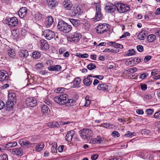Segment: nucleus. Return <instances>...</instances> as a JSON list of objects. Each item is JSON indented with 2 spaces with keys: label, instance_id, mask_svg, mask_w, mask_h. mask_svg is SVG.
Masks as SVG:
<instances>
[{
  "label": "nucleus",
  "instance_id": "59",
  "mask_svg": "<svg viewBox=\"0 0 160 160\" xmlns=\"http://www.w3.org/2000/svg\"><path fill=\"white\" fill-rule=\"evenodd\" d=\"M158 73V71L157 69L152 70L151 72V74L152 76L155 75Z\"/></svg>",
  "mask_w": 160,
  "mask_h": 160
},
{
  "label": "nucleus",
  "instance_id": "36",
  "mask_svg": "<svg viewBox=\"0 0 160 160\" xmlns=\"http://www.w3.org/2000/svg\"><path fill=\"white\" fill-rule=\"evenodd\" d=\"M135 60H133L132 59H131V60H128L126 62V64L127 65L132 66L135 63Z\"/></svg>",
  "mask_w": 160,
  "mask_h": 160
},
{
  "label": "nucleus",
  "instance_id": "25",
  "mask_svg": "<svg viewBox=\"0 0 160 160\" xmlns=\"http://www.w3.org/2000/svg\"><path fill=\"white\" fill-rule=\"evenodd\" d=\"M19 56L23 58L27 57L28 55V51L25 50H21L19 52Z\"/></svg>",
  "mask_w": 160,
  "mask_h": 160
},
{
  "label": "nucleus",
  "instance_id": "12",
  "mask_svg": "<svg viewBox=\"0 0 160 160\" xmlns=\"http://www.w3.org/2000/svg\"><path fill=\"white\" fill-rule=\"evenodd\" d=\"M116 7V6H114L112 4L109 3L107 4L105 9L108 12L111 13L115 11Z\"/></svg>",
  "mask_w": 160,
  "mask_h": 160
},
{
  "label": "nucleus",
  "instance_id": "17",
  "mask_svg": "<svg viewBox=\"0 0 160 160\" xmlns=\"http://www.w3.org/2000/svg\"><path fill=\"white\" fill-rule=\"evenodd\" d=\"M27 8L26 7H22L20 9L18 12V15L21 18H23L26 15L27 12Z\"/></svg>",
  "mask_w": 160,
  "mask_h": 160
},
{
  "label": "nucleus",
  "instance_id": "50",
  "mask_svg": "<svg viewBox=\"0 0 160 160\" xmlns=\"http://www.w3.org/2000/svg\"><path fill=\"white\" fill-rule=\"evenodd\" d=\"M56 146V145H55L54 146L52 145L51 148V151L53 153L54 152H57V146Z\"/></svg>",
  "mask_w": 160,
  "mask_h": 160
},
{
  "label": "nucleus",
  "instance_id": "6",
  "mask_svg": "<svg viewBox=\"0 0 160 160\" xmlns=\"http://www.w3.org/2000/svg\"><path fill=\"white\" fill-rule=\"evenodd\" d=\"M8 98V100L6 102V104L10 107L13 104V102L15 101L16 98V95L14 93H9Z\"/></svg>",
  "mask_w": 160,
  "mask_h": 160
},
{
  "label": "nucleus",
  "instance_id": "8",
  "mask_svg": "<svg viewBox=\"0 0 160 160\" xmlns=\"http://www.w3.org/2000/svg\"><path fill=\"white\" fill-rule=\"evenodd\" d=\"M42 34L48 40H50L52 38L55 36L54 32L49 30H45L43 32Z\"/></svg>",
  "mask_w": 160,
  "mask_h": 160
},
{
  "label": "nucleus",
  "instance_id": "54",
  "mask_svg": "<svg viewBox=\"0 0 160 160\" xmlns=\"http://www.w3.org/2000/svg\"><path fill=\"white\" fill-rule=\"evenodd\" d=\"M137 48L139 52H142L143 50V48L142 46L139 45L137 46Z\"/></svg>",
  "mask_w": 160,
  "mask_h": 160
},
{
  "label": "nucleus",
  "instance_id": "27",
  "mask_svg": "<svg viewBox=\"0 0 160 160\" xmlns=\"http://www.w3.org/2000/svg\"><path fill=\"white\" fill-rule=\"evenodd\" d=\"M80 82L81 79L77 77L75 78L72 82V83L73 84V87L74 88L78 87Z\"/></svg>",
  "mask_w": 160,
  "mask_h": 160
},
{
  "label": "nucleus",
  "instance_id": "26",
  "mask_svg": "<svg viewBox=\"0 0 160 160\" xmlns=\"http://www.w3.org/2000/svg\"><path fill=\"white\" fill-rule=\"evenodd\" d=\"M48 4L49 7L52 9L58 5V3L57 1L54 0H49L48 2Z\"/></svg>",
  "mask_w": 160,
  "mask_h": 160
},
{
  "label": "nucleus",
  "instance_id": "11",
  "mask_svg": "<svg viewBox=\"0 0 160 160\" xmlns=\"http://www.w3.org/2000/svg\"><path fill=\"white\" fill-rule=\"evenodd\" d=\"M41 49L43 51L47 50L49 49V46L47 41L44 39L40 40Z\"/></svg>",
  "mask_w": 160,
  "mask_h": 160
},
{
  "label": "nucleus",
  "instance_id": "10",
  "mask_svg": "<svg viewBox=\"0 0 160 160\" xmlns=\"http://www.w3.org/2000/svg\"><path fill=\"white\" fill-rule=\"evenodd\" d=\"M8 78V73L4 70H0V81H7Z\"/></svg>",
  "mask_w": 160,
  "mask_h": 160
},
{
  "label": "nucleus",
  "instance_id": "22",
  "mask_svg": "<svg viewBox=\"0 0 160 160\" xmlns=\"http://www.w3.org/2000/svg\"><path fill=\"white\" fill-rule=\"evenodd\" d=\"M96 7L97 12L96 13L95 18H93L95 22H97L100 20V17H99V15H100V7L98 5L96 6Z\"/></svg>",
  "mask_w": 160,
  "mask_h": 160
},
{
  "label": "nucleus",
  "instance_id": "57",
  "mask_svg": "<svg viewBox=\"0 0 160 160\" xmlns=\"http://www.w3.org/2000/svg\"><path fill=\"white\" fill-rule=\"evenodd\" d=\"M4 106V103L2 100H0V110L2 109Z\"/></svg>",
  "mask_w": 160,
  "mask_h": 160
},
{
  "label": "nucleus",
  "instance_id": "1",
  "mask_svg": "<svg viewBox=\"0 0 160 160\" xmlns=\"http://www.w3.org/2000/svg\"><path fill=\"white\" fill-rule=\"evenodd\" d=\"M65 89L63 88H59L55 90V91L57 93H61L58 96L55 97L54 100L56 103L61 105L64 104L66 103H70L71 99L69 100L68 98V95L64 93H62L64 91Z\"/></svg>",
  "mask_w": 160,
  "mask_h": 160
},
{
  "label": "nucleus",
  "instance_id": "47",
  "mask_svg": "<svg viewBox=\"0 0 160 160\" xmlns=\"http://www.w3.org/2000/svg\"><path fill=\"white\" fill-rule=\"evenodd\" d=\"M154 117L156 119H160V112H155L154 114ZM158 125H160V124Z\"/></svg>",
  "mask_w": 160,
  "mask_h": 160
},
{
  "label": "nucleus",
  "instance_id": "2",
  "mask_svg": "<svg viewBox=\"0 0 160 160\" xmlns=\"http://www.w3.org/2000/svg\"><path fill=\"white\" fill-rule=\"evenodd\" d=\"M58 29L64 33H68L70 32L72 29V27L64 21L61 20L58 22L57 26Z\"/></svg>",
  "mask_w": 160,
  "mask_h": 160
},
{
  "label": "nucleus",
  "instance_id": "15",
  "mask_svg": "<svg viewBox=\"0 0 160 160\" xmlns=\"http://www.w3.org/2000/svg\"><path fill=\"white\" fill-rule=\"evenodd\" d=\"M92 78H93V76L91 75L88 76L87 78H85L83 80L84 84L87 86H90L92 82Z\"/></svg>",
  "mask_w": 160,
  "mask_h": 160
},
{
  "label": "nucleus",
  "instance_id": "32",
  "mask_svg": "<svg viewBox=\"0 0 160 160\" xmlns=\"http://www.w3.org/2000/svg\"><path fill=\"white\" fill-rule=\"evenodd\" d=\"M17 145V143L16 142H9L6 145V147L8 148H10L13 147H15Z\"/></svg>",
  "mask_w": 160,
  "mask_h": 160
},
{
  "label": "nucleus",
  "instance_id": "20",
  "mask_svg": "<svg viewBox=\"0 0 160 160\" xmlns=\"http://www.w3.org/2000/svg\"><path fill=\"white\" fill-rule=\"evenodd\" d=\"M80 103L82 105H83L84 106H88L90 104V101L89 97L87 96L85 98L82 99Z\"/></svg>",
  "mask_w": 160,
  "mask_h": 160
},
{
  "label": "nucleus",
  "instance_id": "60",
  "mask_svg": "<svg viewBox=\"0 0 160 160\" xmlns=\"http://www.w3.org/2000/svg\"><path fill=\"white\" fill-rule=\"evenodd\" d=\"M146 112L148 115H151L153 112V110L151 109H148L146 111Z\"/></svg>",
  "mask_w": 160,
  "mask_h": 160
},
{
  "label": "nucleus",
  "instance_id": "3",
  "mask_svg": "<svg viewBox=\"0 0 160 160\" xmlns=\"http://www.w3.org/2000/svg\"><path fill=\"white\" fill-rule=\"evenodd\" d=\"M80 132V136L85 140H88L93 135L92 131L88 128L83 129Z\"/></svg>",
  "mask_w": 160,
  "mask_h": 160
},
{
  "label": "nucleus",
  "instance_id": "28",
  "mask_svg": "<svg viewBox=\"0 0 160 160\" xmlns=\"http://www.w3.org/2000/svg\"><path fill=\"white\" fill-rule=\"evenodd\" d=\"M108 30L107 25L106 23H103L101 25V33H103Z\"/></svg>",
  "mask_w": 160,
  "mask_h": 160
},
{
  "label": "nucleus",
  "instance_id": "18",
  "mask_svg": "<svg viewBox=\"0 0 160 160\" xmlns=\"http://www.w3.org/2000/svg\"><path fill=\"white\" fill-rule=\"evenodd\" d=\"M48 69L51 71L58 72L60 71L61 69V67L59 65H50L48 68Z\"/></svg>",
  "mask_w": 160,
  "mask_h": 160
},
{
  "label": "nucleus",
  "instance_id": "51",
  "mask_svg": "<svg viewBox=\"0 0 160 160\" xmlns=\"http://www.w3.org/2000/svg\"><path fill=\"white\" fill-rule=\"evenodd\" d=\"M152 58V56L150 55L146 56L144 58V61L145 62H148Z\"/></svg>",
  "mask_w": 160,
  "mask_h": 160
},
{
  "label": "nucleus",
  "instance_id": "61",
  "mask_svg": "<svg viewBox=\"0 0 160 160\" xmlns=\"http://www.w3.org/2000/svg\"><path fill=\"white\" fill-rule=\"evenodd\" d=\"M137 113L138 114H142L144 113V112L142 109H138L136 110Z\"/></svg>",
  "mask_w": 160,
  "mask_h": 160
},
{
  "label": "nucleus",
  "instance_id": "7",
  "mask_svg": "<svg viewBox=\"0 0 160 160\" xmlns=\"http://www.w3.org/2000/svg\"><path fill=\"white\" fill-rule=\"evenodd\" d=\"M26 105L30 107H34L37 103L36 100L33 97H29L27 98L25 100Z\"/></svg>",
  "mask_w": 160,
  "mask_h": 160
},
{
  "label": "nucleus",
  "instance_id": "38",
  "mask_svg": "<svg viewBox=\"0 0 160 160\" xmlns=\"http://www.w3.org/2000/svg\"><path fill=\"white\" fill-rule=\"evenodd\" d=\"M76 56L79 58H86L88 57V55L87 53H86L83 54H82L80 53H77L76 54Z\"/></svg>",
  "mask_w": 160,
  "mask_h": 160
},
{
  "label": "nucleus",
  "instance_id": "33",
  "mask_svg": "<svg viewBox=\"0 0 160 160\" xmlns=\"http://www.w3.org/2000/svg\"><path fill=\"white\" fill-rule=\"evenodd\" d=\"M8 55L11 58L14 57L16 55V53L14 50L10 48L8 50Z\"/></svg>",
  "mask_w": 160,
  "mask_h": 160
},
{
  "label": "nucleus",
  "instance_id": "58",
  "mask_svg": "<svg viewBox=\"0 0 160 160\" xmlns=\"http://www.w3.org/2000/svg\"><path fill=\"white\" fill-rule=\"evenodd\" d=\"M64 146L63 145H61L59 146L58 148V150L59 152H62L63 151Z\"/></svg>",
  "mask_w": 160,
  "mask_h": 160
},
{
  "label": "nucleus",
  "instance_id": "29",
  "mask_svg": "<svg viewBox=\"0 0 160 160\" xmlns=\"http://www.w3.org/2000/svg\"><path fill=\"white\" fill-rule=\"evenodd\" d=\"M156 36L155 35L151 34L149 35L147 37V40L149 42H153L156 39Z\"/></svg>",
  "mask_w": 160,
  "mask_h": 160
},
{
  "label": "nucleus",
  "instance_id": "23",
  "mask_svg": "<svg viewBox=\"0 0 160 160\" xmlns=\"http://www.w3.org/2000/svg\"><path fill=\"white\" fill-rule=\"evenodd\" d=\"M69 20L73 26L75 27H77L80 25V21L79 20L70 18Z\"/></svg>",
  "mask_w": 160,
  "mask_h": 160
},
{
  "label": "nucleus",
  "instance_id": "49",
  "mask_svg": "<svg viewBox=\"0 0 160 160\" xmlns=\"http://www.w3.org/2000/svg\"><path fill=\"white\" fill-rule=\"evenodd\" d=\"M119 135L118 132L115 131H113L112 133V136L114 137H118Z\"/></svg>",
  "mask_w": 160,
  "mask_h": 160
},
{
  "label": "nucleus",
  "instance_id": "19",
  "mask_svg": "<svg viewBox=\"0 0 160 160\" xmlns=\"http://www.w3.org/2000/svg\"><path fill=\"white\" fill-rule=\"evenodd\" d=\"M75 132L74 131L71 130L68 132L66 136V140L68 142H70Z\"/></svg>",
  "mask_w": 160,
  "mask_h": 160
},
{
  "label": "nucleus",
  "instance_id": "55",
  "mask_svg": "<svg viewBox=\"0 0 160 160\" xmlns=\"http://www.w3.org/2000/svg\"><path fill=\"white\" fill-rule=\"evenodd\" d=\"M98 155L97 154H93L92 155L91 158L92 160H96L98 157Z\"/></svg>",
  "mask_w": 160,
  "mask_h": 160
},
{
  "label": "nucleus",
  "instance_id": "31",
  "mask_svg": "<svg viewBox=\"0 0 160 160\" xmlns=\"http://www.w3.org/2000/svg\"><path fill=\"white\" fill-rule=\"evenodd\" d=\"M44 147V144L43 142L38 143L36 147V151L39 152L42 150Z\"/></svg>",
  "mask_w": 160,
  "mask_h": 160
},
{
  "label": "nucleus",
  "instance_id": "30",
  "mask_svg": "<svg viewBox=\"0 0 160 160\" xmlns=\"http://www.w3.org/2000/svg\"><path fill=\"white\" fill-rule=\"evenodd\" d=\"M47 125L51 128H57L59 126V124L56 122H48L47 123Z\"/></svg>",
  "mask_w": 160,
  "mask_h": 160
},
{
  "label": "nucleus",
  "instance_id": "53",
  "mask_svg": "<svg viewBox=\"0 0 160 160\" xmlns=\"http://www.w3.org/2000/svg\"><path fill=\"white\" fill-rule=\"evenodd\" d=\"M148 73H147L142 74L140 75L139 78L141 79H144L148 75Z\"/></svg>",
  "mask_w": 160,
  "mask_h": 160
},
{
  "label": "nucleus",
  "instance_id": "13",
  "mask_svg": "<svg viewBox=\"0 0 160 160\" xmlns=\"http://www.w3.org/2000/svg\"><path fill=\"white\" fill-rule=\"evenodd\" d=\"M14 155L21 156L23 153L22 149L21 148H16L12 149L11 152Z\"/></svg>",
  "mask_w": 160,
  "mask_h": 160
},
{
  "label": "nucleus",
  "instance_id": "42",
  "mask_svg": "<svg viewBox=\"0 0 160 160\" xmlns=\"http://www.w3.org/2000/svg\"><path fill=\"white\" fill-rule=\"evenodd\" d=\"M137 69L135 68H133L128 69L126 72L128 74L133 73L137 71Z\"/></svg>",
  "mask_w": 160,
  "mask_h": 160
},
{
  "label": "nucleus",
  "instance_id": "14",
  "mask_svg": "<svg viewBox=\"0 0 160 160\" xmlns=\"http://www.w3.org/2000/svg\"><path fill=\"white\" fill-rule=\"evenodd\" d=\"M53 22V18L51 16H48L44 22V26L47 27H49Z\"/></svg>",
  "mask_w": 160,
  "mask_h": 160
},
{
  "label": "nucleus",
  "instance_id": "21",
  "mask_svg": "<svg viewBox=\"0 0 160 160\" xmlns=\"http://www.w3.org/2000/svg\"><path fill=\"white\" fill-rule=\"evenodd\" d=\"M148 35V32L146 31H142L141 32L138 36V39L140 40H143Z\"/></svg>",
  "mask_w": 160,
  "mask_h": 160
},
{
  "label": "nucleus",
  "instance_id": "46",
  "mask_svg": "<svg viewBox=\"0 0 160 160\" xmlns=\"http://www.w3.org/2000/svg\"><path fill=\"white\" fill-rule=\"evenodd\" d=\"M42 15L39 13L36 14L35 18L38 20H41L42 18Z\"/></svg>",
  "mask_w": 160,
  "mask_h": 160
},
{
  "label": "nucleus",
  "instance_id": "16",
  "mask_svg": "<svg viewBox=\"0 0 160 160\" xmlns=\"http://www.w3.org/2000/svg\"><path fill=\"white\" fill-rule=\"evenodd\" d=\"M81 9L78 7H73L71 10L70 12L71 15L75 16L80 14Z\"/></svg>",
  "mask_w": 160,
  "mask_h": 160
},
{
  "label": "nucleus",
  "instance_id": "9",
  "mask_svg": "<svg viewBox=\"0 0 160 160\" xmlns=\"http://www.w3.org/2000/svg\"><path fill=\"white\" fill-rule=\"evenodd\" d=\"M81 38V34L78 32L72 33L69 36L70 41L75 42L78 41Z\"/></svg>",
  "mask_w": 160,
  "mask_h": 160
},
{
  "label": "nucleus",
  "instance_id": "64",
  "mask_svg": "<svg viewBox=\"0 0 160 160\" xmlns=\"http://www.w3.org/2000/svg\"><path fill=\"white\" fill-rule=\"evenodd\" d=\"M155 34L157 36L160 37V29L158 28L156 30Z\"/></svg>",
  "mask_w": 160,
  "mask_h": 160
},
{
  "label": "nucleus",
  "instance_id": "5",
  "mask_svg": "<svg viewBox=\"0 0 160 160\" xmlns=\"http://www.w3.org/2000/svg\"><path fill=\"white\" fill-rule=\"evenodd\" d=\"M116 7L120 13H125L130 10V7L127 4H117L116 5Z\"/></svg>",
  "mask_w": 160,
  "mask_h": 160
},
{
  "label": "nucleus",
  "instance_id": "44",
  "mask_svg": "<svg viewBox=\"0 0 160 160\" xmlns=\"http://www.w3.org/2000/svg\"><path fill=\"white\" fill-rule=\"evenodd\" d=\"M108 86L105 84H101V90L107 91Z\"/></svg>",
  "mask_w": 160,
  "mask_h": 160
},
{
  "label": "nucleus",
  "instance_id": "39",
  "mask_svg": "<svg viewBox=\"0 0 160 160\" xmlns=\"http://www.w3.org/2000/svg\"><path fill=\"white\" fill-rule=\"evenodd\" d=\"M87 68L90 70H92L96 68L95 65L92 63H91L88 64L87 66Z\"/></svg>",
  "mask_w": 160,
  "mask_h": 160
},
{
  "label": "nucleus",
  "instance_id": "43",
  "mask_svg": "<svg viewBox=\"0 0 160 160\" xmlns=\"http://www.w3.org/2000/svg\"><path fill=\"white\" fill-rule=\"evenodd\" d=\"M8 157L7 154L3 153L0 155V160H8Z\"/></svg>",
  "mask_w": 160,
  "mask_h": 160
},
{
  "label": "nucleus",
  "instance_id": "63",
  "mask_svg": "<svg viewBox=\"0 0 160 160\" xmlns=\"http://www.w3.org/2000/svg\"><path fill=\"white\" fill-rule=\"evenodd\" d=\"M66 50L64 48H60L59 50V53L60 54H62Z\"/></svg>",
  "mask_w": 160,
  "mask_h": 160
},
{
  "label": "nucleus",
  "instance_id": "56",
  "mask_svg": "<svg viewBox=\"0 0 160 160\" xmlns=\"http://www.w3.org/2000/svg\"><path fill=\"white\" fill-rule=\"evenodd\" d=\"M141 89L142 90H145L147 89V85L146 84H141Z\"/></svg>",
  "mask_w": 160,
  "mask_h": 160
},
{
  "label": "nucleus",
  "instance_id": "34",
  "mask_svg": "<svg viewBox=\"0 0 160 160\" xmlns=\"http://www.w3.org/2000/svg\"><path fill=\"white\" fill-rule=\"evenodd\" d=\"M40 53L39 52L35 51L32 54V57L34 58L37 59L40 57Z\"/></svg>",
  "mask_w": 160,
  "mask_h": 160
},
{
  "label": "nucleus",
  "instance_id": "52",
  "mask_svg": "<svg viewBox=\"0 0 160 160\" xmlns=\"http://www.w3.org/2000/svg\"><path fill=\"white\" fill-rule=\"evenodd\" d=\"M114 46L116 48H119L120 49H122L123 48V46L121 44L117 43L115 42V45H114Z\"/></svg>",
  "mask_w": 160,
  "mask_h": 160
},
{
  "label": "nucleus",
  "instance_id": "40",
  "mask_svg": "<svg viewBox=\"0 0 160 160\" xmlns=\"http://www.w3.org/2000/svg\"><path fill=\"white\" fill-rule=\"evenodd\" d=\"M135 52L134 49H131L128 51L126 55L127 56H131L135 54Z\"/></svg>",
  "mask_w": 160,
  "mask_h": 160
},
{
  "label": "nucleus",
  "instance_id": "48",
  "mask_svg": "<svg viewBox=\"0 0 160 160\" xmlns=\"http://www.w3.org/2000/svg\"><path fill=\"white\" fill-rule=\"evenodd\" d=\"M134 132L131 133L130 131H128L127 132V133L124 135V137H132V136H133Z\"/></svg>",
  "mask_w": 160,
  "mask_h": 160
},
{
  "label": "nucleus",
  "instance_id": "41",
  "mask_svg": "<svg viewBox=\"0 0 160 160\" xmlns=\"http://www.w3.org/2000/svg\"><path fill=\"white\" fill-rule=\"evenodd\" d=\"M141 133L145 135H150L151 133L150 131L148 130L144 129L141 131Z\"/></svg>",
  "mask_w": 160,
  "mask_h": 160
},
{
  "label": "nucleus",
  "instance_id": "37",
  "mask_svg": "<svg viewBox=\"0 0 160 160\" xmlns=\"http://www.w3.org/2000/svg\"><path fill=\"white\" fill-rule=\"evenodd\" d=\"M21 145L27 147H29L30 146L31 144L29 142L24 140L22 141Z\"/></svg>",
  "mask_w": 160,
  "mask_h": 160
},
{
  "label": "nucleus",
  "instance_id": "62",
  "mask_svg": "<svg viewBox=\"0 0 160 160\" xmlns=\"http://www.w3.org/2000/svg\"><path fill=\"white\" fill-rule=\"evenodd\" d=\"M130 35V34L129 33H128V32H126L124 34H123L120 37V38H125L127 36H129Z\"/></svg>",
  "mask_w": 160,
  "mask_h": 160
},
{
  "label": "nucleus",
  "instance_id": "35",
  "mask_svg": "<svg viewBox=\"0 0 160 160\" xmlns=\"http://www.w3.org/2000/svg\"><path fill=\"white\" fill-rule=\"evenodd\" d=\"M49 108L46 105H44L42 106V111L44 114L48 112Z\"/></svg>",
  "mask_w": 160,
  "mask_h": 160
},
{
  "label": "nucleus",
  "instance_id": "24",
  "mask_svg": "<svg viewBox=\"0 0 160 160\" xmlns=\"http://www.w3.org/2000/svg\"><path fill=\"white\" fill-rule=\"evenodd\" d=\"M63 3L64 8L68 10H70L72 6V3L69 1H65Z\"/></svg>",
  "mask_w": 160,
  "mask_h": 160
},
{
  "label": "nucleus",
  "instance_id": "4",
  "mask_svg": "<svg viewBox=\"0 0 160 160\" xmlns=\"http://www.w3.org/2000/svg\"><path fill=\"white\" fill-rule=\"evenodd\" d=\"M5 21L7 22L6 23L10 27H13L17 26L18 23V20L15 17L12 18H5Z\"/></svg>",
  "mask_w": 160,
  "mask_h": 160
},
{
  "label": "nucleus",
  "instance_id": "45",
  "mask_svg": "<svg viewBox=\"0 0 160 160\" xmlns=\"http://www.w3.org/2000/svg\"><path fill=\"white\" fill-rule=\"evenodd\" d=\"M43 67V63H38L36 65V68L37 69H40Z\"/></svg>",
  "mask_w": 160,
  "mask_h": 160
}]
</instances>
